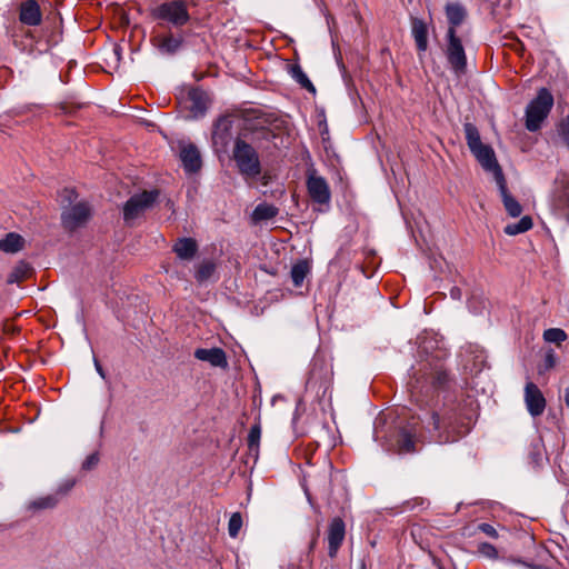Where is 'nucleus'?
Returning a JSON list of instances; mask_svg holds the SVG:
<instances>
[{
	"label": "nucleus",
	"mask_w": 569,
	"mask_h": 569,
	"mask_svg": "<svg viewBox=\"0 0 569 569\" xmlns=\"http://www.w3.org/2000/svg\"><path fill=\"white\" fill-rule=\"evenodd\" d=\"M532 228V219L529 216L522 217L518 222L509 223L505 227L503 231L508 236H517L523 233Z\"/></svg>",
	"instance_id": "cd10ccee"
},
{
	"label": "nucleus",
	"mask_w": 569,
	"mask_h": 569,
	"mask_svg": "<svg viewBox=\"0 0 569 569\" xmlns=\"http://www.w3.org/2000/svg\"><path fill=\"white\" fill-rule=\"evenodd\" d=\"M478 530L483 532L485 535L493 538V539H497L499 537L497 530L495 527H492L491 525L489 523H486V522H482V523H479L478 525Z\"/></svg>",
	"instance_id": "79ce46f5"
},
{
	"label": "nucleus",
	"mask_w": 569,
	"mask_h": 569,
	"mask_svg": "<svg viewBox=\"0 0 569 569\" xmlns=\"http://www.w3.org/2000/svg\"><path fill=\"white\" fill-rule=\"evenodd\" d=\"M194 357L198 360L209 362L213 367L226 368L228 366L226 352L221 348H199L194 351Z\"/></svg>",
	"instance_id": "dca6fc26"
},
{
	"label": "nucleus",
	"mask_w": 569,
	"mask_h": 569,
	"mask_svg": "<svg viewBox=\"0 0 569 569\" xmlns=\"http://www.w3.org/2000/svg\"><path fill=\"white\" fill-rule=\"evenodd\" d=\"M567 338L568 336L566 331L560 328H550L543 332V339L550 343L560 345L561 342L566 341Z\"/></svg>",
	"instance_id": "72a5a7b5"
},
{
	"label": "nucleus",
	"mask_w": 569,
	"mask_h": 569,
	"mask_svg": "<svg viewBox=\"0 0 569 569\" xmlns=\"http://www.w3.org/2000/svg\"><path fill=\"white\" fill-rule=\"evenodd\" d=\"M447 50L446 56L448 62L455 73L460 74L466 71L467 58L460 38L457 36V31L448 29L447 31Z\"/></svg>",
	"instance_id": "423d86ee"
},
{
	"label": "nucleus",
	"mask_w": 569,
	"mask_h": 569,
	"mask_svg": "<svg viewBox=\"0 0 569 569\" xmlns=\"http://www.w3.org/2000/svg\"><path fill=\"white\" fill-rule=\"evenodd\" d=\"M556 363H557V356H556L555 351L552 349H550L549 351H547V353L545 356L543 368H545V370H550L556 366Z\"/></svg>",
	"instance_id": "a19ab883"
},
{
	"label": "nucleus",
	"mask_w": 569,
	"mask_h": 569,
	"mask_svg": "<svg viewBox=\"0 0 569 569\" xmlns=\"http://www.w3.org/2000/svg\"><path fill=\"white\" fill-rule=\"evenodd\" d=\"M173 252L182 260H191L198 251L197 241L192 238H180L172 247Z\"/></svg>",
	"instance_id": "aec40b11"
},
{
	"label": "nucleus",
	"mask_w": 569,
	"mask_h": 569,
	"mask_svg": "<svg viewBox=\"0 0 569 569\" xmlns=\"http://www.w3.org/2000/svg\"><path fill=\"white\" fill-rule=\"evenodd\" d=\"M91 208L84 201L63 208L61 213L62 224L66 229L73 231L82 227L90 219Z\"/></svg>",
	"instance_id": "0eeeda50"
},
{
	"label": "nucleus",
	"mask_w": 569,
	"mask_h": 569,
	"mask_svg": "<svg viewBox=\"0 0 569 569\" xmlns=\"http://www.w3.org/2000/svg\"><path fill=\"white\" fill-rule=\"evenodd\" d=\"M260 439H261V423H260V418H258L256 423L250 428L248 438H247L249 455L252 456L254 458V460H257L258 456H259Z\"/></svg>",
	"instance_id": "b1692460"
},
{
	"label": "nucleus",
	"mask_w": 569,
	"mask_h": 569,
	"mask_svg": "<svg viewBox=\"0 0 569 569\" xmlns=\"http://www.w3.org/2000/svg\"><path fill=\"white\" fill-rule=\"evenodd\" d=\"M463 131H465L467 144L470 150L483 144L481 141V138H480L479 130L477 129V127L473 123L466 122L463 124Z\"/></svg>",
	"instance_id": "7c9ffc66"
},
{
	"label": "nucleus",
	"mask_w": 569,
	"mask_h": 569,
	"mask_svg": "<svg viewBox=\"0 0 569 569\" xmlns=\"http://www.w3.org/2000/svg\"><path fill=\"white\" fill-rule=\"evenodd\" d=\"M470 151L486 171L492 172L496 181L503 178V173L497 161L495 151L489 144L483 143Z\"/></svg>",
	"instance_id": "6e6552de"
},
{
	"label": "nucleus",
	"mask_w": 569,
	"mask_h": 569,
	"mask_svg": "<svg viewBox=\"0 0 569 569\" xmlns=\"http://www.w3.org/2000/svg\"><path fill=\"white\" fill-rule=\"evenodd\" d=\"M523 398L527 410L532 417H539L543 413L546 399L536 383L531 381L526 383Z\"/></svg>",
	"instance_id": "9d476101"
},
{
	"label": "nucleus",
	"mask_w": 569,
	"mask_h": 569,
	"mask_svg": "<svg viewBox=\"0 0 569 569\" xmlns=\"http://www.w3.org/2000/svg\"><path fill=\"white\" fill-rule=\"evenodd\" d=\"M94 368H96L97 372L99 373V376L104 379L106 378L104 370L97 359H94Z\"/></svg>",
	"instance_id": "37998d69"
},
{
	"label": "nucleus",
	"mask_w": 569,
	"mask_h": 569,
	"mask_svg": "<svg viewBox=\"0 0 569 569\" xmlns=\"http://www.w3.org/2000/svg\"><path fill=\"white\" fill-rule=\"evenodd\" d=\"M423 378L427 381H430V383L435 388H445L450 380L449 375L447 373V371L442 368V365H440V363H436L428 371L426 370V372L423 373Z\"/></svg>",
	"instance_id": "412c9836"
},
{
	"label": "nucleus",
	"mask_w": 569,
	"mask_h": 569,
	"mask_svg": "<svg viewBox=\"0 0 569 569\" xmlns=\"http://www.w3.org/2000/svg\"><path fill=\"white\" fill-rule=\"evenodd\" d=\"M445 13L449 23L448 29L456 30L468 16L466 7L460 1H449L445 6Z\"/></svg>",
	"instance_id": "2eb2a0df"
},
{
	"label": "nucleus",
	"mask_w": 569,
	"mask_h": 569,
	"mask_svg": "<svg viewBox=\"0 0 569 569\" xmlns=\"http://www.w3.org/2000/svg\"><path fill=\"white\" fill-rule=\"evenodd\" d=\"M32 274V268L29 263L20 261L14 266L12 271L9 273L7 282L8 283H20L26 279L30 278Z\"/></svg>",
	"instance_id": "a878e982"
},
{
	"label": "nucleus",
	"mask_w": 569,
	"mask_h": 569,
	"mask_svg": "<svg viewBox=\"0 0 569 569\" xmlns=\"http://www.w3.org/2000/svg\"><path fill=\"white\" fill-rule=\"evenodd\" d=\"M279 210L273 204L269 203H260L258 204L252 212V220L254 222H260L264 220H270L278 214Z\"/></svg>",
	"instance_id": "bb28decb"
},
{
	"label": "nucleus",
	"mask_w": 569,
	"mask_h": 569,
	"mask_svg": "<svg viewBox=\"0 0 569 569\" xmlns=\"http://www.w3.org/2000/svg\"><path fill=\"white\" fill-rule=\"evenodd\" d=\"M156 20H161L174 28L186 26L190 20L187 2L184 0H168L151 10Z\"/></svg>",
	"instance_id": "20e7f679"
},
{
	"label": "nucleus",
	"mask_w": 569,
	"mask_h": 569,
	"mask_svg": "<svg viewBox=\"0 0 569 569\" xmlns=\"http://www.w3.org/2000/svg\"><path fill=\"white\" fill-rule=\"evenodd\" d=\"M242 527V516L240 512L231 515L228 523V532L231 538H237Z\"/></svg>",
	"instance_id": "f704fd0d"
},
{
	"label": "nucleus",
	"mask_w": 569,
	"mask_h": 569,
	"mask_svg": "<svg viewBox=\"0 0 569 569\" xmlns=\"http://www.w3.org/2000/svg\"><path fill=\"white\" fill-rule=\"evenodd\" d=\"M23 238L16 233H7L3 239H0V250L7 253H16L23 248Z\"/></svg>",
	"instance_id": "393cba45"
},
{
	"label": "nucleus",
	"mask_w": 569,
	"mask_h": 569,
	"mask_svg": "<svg viewBox=\"0 0 569 569\" xmlns=\"http://www.w3.org/2000/svg\"><path fill=\"white\" fill-rule=\"evenodd\" d=\"M565 402L566 406L569 408V387L565 389Z\"/></svg>",
	"instance_id": "a18cd8bd"
},
{
	"label": "nucleus",
	"mask_w": 569,
	"mask_h": 569,
	"mask_svg": "<svg viewBox=\"0 0 569 569\" xmlns=\"http://www.w3.org/2000/svg\"><path fill=\"white\" fill-rule=\"evenodd\" d=\"M77 197H78V194L73 189L64 188L59 193V201L66 208V207L73 206L72 203H73V201H76Z\"/></svg>",
	"instance_id": "c9c22d12"
},
{
	"label": "nucleus",
	"mask_w": 569,
	"mask_h": 569,
	"mask_svg": "<svg viewBox=\"0 0 569 569\" xmlns=\"http://www.w3.org/2000/svg\"><path fill=\"white\" fill-rule=\"evenodd\" d=\"M158 190H144L130 197L123 206L124 221L127 223H132L136 219L141 217L148 209L153 206L158 199Z\"/></svg>",
	"instance_id": "39448f33"
},
{
	"label": "nucleus",
	"mask_w": 569,
	"mask_h": 569,
	"mask_svg": "<svg viewBox=\"0 0 569 569\" xmlns=\"http://www.w3.org/2000/svg\"><path fill=\"white\" fill-rule=\"evenodd\" d=\"M450 295L453 299H460L461 292L459 288H452Z\"/></svg>",
	"instance_id": "c03bdc74"
},
{
	"label": "nucleus",
	"mask_w": 569,
	"mask_h": 569,
	"mask_svg": "<svg viewBox=\"0 0 569 569\" xmlns=\"http://www.w3.org/2000/svg\"><path fill=\"white\" fill-rule=\"evenodd\" d=\"M316 542H317V538H313L310 543V549H312L316 546Z\"/></svg>",
	"instance_id": "49530a36"
},
{
	"label": "nucleus",
	"mask_w": 569,
	"mask_h": 569,
	"mask_svg": "<svg viewBox=\"0 0 569 569\" xmlns=\"http://www.w3.org/2000/svg\"><path fill=\"white\" fill-rule=\"evenodd\" d=\"M216 271V263L210 260L202 261L196 271V279L198 282H204L209 280Z\"/></svg>",
	"instance_id": "2f4dec72"
},
{
	"label": "nucleus",
	"mask_w": 569,
	"mask_h": 569,
	"mask_svg": "<svg viewBox=\"0 0 569 569\" xmlns=\"http://www.w3.org/2000/svg\"><path fill=\"white\" fill-rule=\"evenodd\" d=\"M346 536V525L345 521L340 517L333 518L327 531V541H328V555L330 558H336L337 553L345 540Z\"/></svg>",
	"instance_id": "1a4fd4ad"
},
{
	"label": "nucleus",
	"mask_w": 569,
	"mask_h": 569,
	"mask_svg": "<svg viewBox=\"0 0 569 569\" xmlns=\"http://www.w3.org/2000/svg\"><path fill=\"white\" fill-rule=\"evenodd\" d=\"M100 457L98 452L90 453L82 462V470L91 471L99 465Z\"/></svg>",
	"instance_id": "58836bf2"
},
{
	"label": "nucleus",
	"mask_w": 569,
	"mask_h": 569,
	"mask_svg": "<svg viewBox=\"0 0 569 569\" xmlns=\"http://www.w3.org/2000/svg\"><path fill=\"white\" fill-rule=\"evenodd\" d=\"M478 552L488 559H497L498 551L491 543L481 542L478 545Z\"/></svg>",
	"instance_id": "4c0bfd02"
},
{
	"label": "nucleus",
	"mask_w": 569,
	"mask_h": 569,
	"mask_svg": "<svg viewBox=\"0 0 569 569\" xmlns=\"http://www.w3.org/2000/svg\"><path fill=\"white\" fill-rule=\"evenodd\" d=\"M19 21L28 27H38L41 24L42 11L37 0H22L20 2Z\"/></svg>",
	"instance_id": "9b49d317"
},
{
	"label": "nucleus",
	"mask_w": 569,
	"mask_h": 569,
	"mask_svg": "<svg viewBox=\"0 0 569 569\" xmlns=\"http://www.w3.org/2000/svg\"><path fill=\"white\" fill-rule=\"evenodd\" d=\"M59 503V497L57 495L51 493L43 497H39L34 500H32L28 508L30 510H44V509H52Z\"/></svg>",
	"instance_id": "c85d7f7f"
},
{
	"label": "nucleus",
	"mask_w": 569,
	"mask_h": 569,
	"mask_svg": "<svg viewBox=\"0 0 569 569\" xmlns=\"http://www.w3.org/2000/svg\"><path fill=\"white\" fill-rule=\"evenodd\" d=\"M232 139L231 121L228 118H221L214 124L212 132V142L217 150L226 151Z\"/></svg>",
	"instance_id": "ddd939ff"
},
{
	"label": "nucleus",
	"mask_w": 569,
	"mask_h": 569,
	"mask_svg": "<svg viewBox=\"0 0 569 569\" xmlns=\"http://www.w3.org/2000/svg\"><path fill=\"white\" fill-rule=\"evenodd\" d=\"M232 158L239 172L247 178H257L261 173V164L256 149L238 138L232 149Z\"/></svg>",
	"instance_id": "f03ea898"
},
{
	"label": "nucleus",
	"mask_w": 569,
	"mask_h": 569,
	"mask_svg": "<svg viewBox=\"0 0 569 569\" xmlns=\"http://www.w3.org/2000/svg\"><path fill=\"white\" fill-rule=\"evenodd\" d=\"M310 272L309 263L306 260H300L296 264H293L291 269V279L295 287H300Z\"/></svg>",
	"instance_id": "c756f323"
},
{
	"label": "nucleus",
	"mask_w": 569,
	"mask_h": 569,
	"mask_svg": "<svg viewBox=\"0 0 569 569\" xmlns=\"http://www.w3.org/2000/svg\"><path fill=\"white\" fill-rule=\"evenodd\" d=\"M183 39L181 36L177 34H164V36H157L153 39V44L157 47V49L164 54H173L176 53L180 47L182 46Z\"/></svg>",
	"instance_id": "f3484780"
},
{
	"label": "nucleus",
	"mask_w": 569,
	"mask_h": 569,
	"mask_svg": "<svg viewBox=\"0 0 569 569\" xmlns=\"http://www.w3.org/2000/svg\"><path fill=\"white\" fill-rule=\"evenodd\" d=\"M307 188L310 198L320 204H327L330 201L331 193L325 178L309 174L307 179Z\"/></svg>",
	"instance_id": "f8f14e48"
},
{
	"label": "nucleus",
	"mask_w": 569,
	"mask_h": 569,
	"mask_svg": "<svg viewBox=\"0 0 569 569\" xmlns=\"http://www.w3.org/2000/svg\"><path fill=\"white\" fill-rule=\"evenodd\" d=\"M411 33L415 39L418 51L425 52L428 48V27L419 18L411 20Z\"/></svg>",
	"instance_id": "6ab92c4d"
},
{
	"label": "nucleus",
	"mask_w": 569,
	"mask_h": 569,
	"mask_svg": "<svg viewBox=\"0 0 569 569\" xmlns=\"http://www.w3.org/2000/svg\"><path fill=\"white\" fill-rule=\"evenodd\" d=\"M553 106V97L547 88L538 90L537 97L526 108V128L535 132L548 117Z\"/></svg>",
	"instance_id": "7ed1b4c3"
},
{
	"label": "nucleus",
	"mask_w": 569,
	"mask_h": 569,
	"mask_svg": "<svg viewBox=\"0 0 569 569\" xmlns=\"http://www.w3.org/2000/svg\"><path fill=\"white\" fill-rule=\"evenodd\" d=\"M559 136L563 143L569 147V114L559 124Z\"/></svg>",
	"instance_id": "ea45409f"
},
{
	"label": "nucleus",
	"mask_w": 569,
	"mask_h": 569,
	"mask_svg": "<svg viewBox=\"0 0 569 569\" xmlns=\"http://www.w3.org/2000/svg\"><path fill=\"white\" fill-rule=\"evenodd\" d=\"M188 96L191 101V109L197 112H203L206 109L204 93L199 89H192Z\"/></svg>",
	"instance_id": "473e14b6"
},
{
	"label": "nucleus",
	"mask_w": 569,
	"mask_h": 569,
	"mask_svg": "<svg viewBox=\"0 0 569 569\" xmlns=\"http://www.w3.org/2000/svg\"><path fill=\"white\" fill-rule=\"evenodd\" d=\"M435 441L438 443L455 442L469 431V423L457 407H446L431 416Z\"/></svg>",
	"instance_id": "f257e3e1"
},
{
	"label": "nucleus",
	"mask_w": 569,
	"mask_h": 569,
	"mask_svg": "<svg viewBox=\"0 0 569 569\" xmlns=\"http://www.w3.org/2000/svg\"><path fill=\"white\" fill-rule=\"evenodd\" d=\"M398 453H412L416 451V435L408 429H401L397 439Z\"/></svg>",
	"instance_id": "5701e85b"
},
{
	"label": "nucleus",
	"mask_w": 569,
	"mask_h": 569,
	"mask_svg": "<svg viewBox=\"0 0 569 569\" xmlns=\"http://www.w3.org/2000/svg\"><path fill=\"white\" fill-rule=\"evenodd\" d=\"M180 159L183 169L189 173H194L199 171L202 166L200 151L192 143L182 146L180 150Z\"/></svg>",
	"instance_id": "4468645a"
},
{
	"label": "nucleus",
	"mask_w": 569,
	"mask_h": 569,
	"mask_svg": "<svg viewBox=\"0 0 569 569\" xmlns=\"http://www.w3.org/2000/svg\"><path fill=\"white\" fill-rule=\"evenodd\" d=\"M496 182L498 184L506 211L513 218L519 217L522 212V208L520 203L508 192L505 177L500 178Z\"/></svg>",
	"instance_id": "a211bd4d"
},
{
	"label": "nucleus",
	"mask_w": 569,
	"mask_h": 569,
	"mask_svg": "<svg viewBox=\"0 0 569 569\" xmlns=\"http://www.w3.org/2000/svg\"><path fill=\"white\" fill-rule=\"evenodd\" d=\"M288 73L291 76V78L300 84L301 88L306 89L310 93H316V87L310 81L308 76L302 70L301 66L299 63H291L288 66Z\"/></svg>",
	"instance_id": "4be33fe9"
},
{
	"label": "nucleus",
	"mask_w": 569,
	"mask_h": 569,
	"mask_svg": "<svg viewBox=\"0 0 569 569\" xmlns=\"http://www.w3.org/2000/svg\"><path fill=\"white\" fill-rule=\"evenodd\" d=\"M74 486H76V479H73V478L66 479L61 483H59L54 495H57V497H59V500H60L62 497L67 496L72 490V488Z\"/></svg>",
	"instance_id": "e433bc0d"
}]
</instances>
